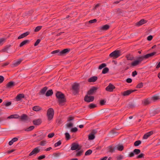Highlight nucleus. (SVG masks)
<instances>
[{
    "mask_svg": "<svg viewBox=\"0 0 160 160\" xmlns=\"http://www.w3.org/2000/svg\"><path fill=\"white\" fill-rule=\"evenodd\" d=\"M78 130V128L76 127H75L71 129V131L72 132H75L77 131Z\"/></svg>",
    "mask_w": 160,
    "mask_h": 160,
    "instance_id": "obj_62",
    "label": "nucleus"
},
{
    "mask_svg": "<svg viewBox=\"0 0 160 160\" xmlns=\"http://www.w3.org/2000/svg\"><path fill=\"white\" fill-rule=\"evenodd\" d=\"M109 28V25L107 24H106L100 27L99 29L102 31H105L108 29Z\"/></svg>",
    "mask_w": 160,
    "mask_h": 160,
    "instance_id": "obj_19",
    "label": "nucleus"
},
{
    "mask_svg": "<svg viewBox=\"0 0 160 160\" xmlns=\"http://www.w3.org/2000/svg\"><path fill=\"white\" fill-rule=\"evenodd\" d=\"M83 152V150H81L77 151L76 154V156L79 157L81 156Z\"/></svg>",
    "mask_w": 160,
    "mask_h": 160,
    "instance_id": "obj_38",
    "label": "nucleus"
},
{
    "mask_svg": "<svg viewBox=\"0 0 160 160\" xmlns=\"http://www.w3.org/2000/svg\"><path fill=\"white\" fill-rule=\"evenodd\" d=\"M153 133V131H151L145 134L143 136V139H147Z\"/></svg>",
    "mask_w": 160,
    "mask_h": 160,
    "instance_id": "obj_17",
    "label": "nucleus"
},
{
    "mask_svg": "<svg viewBox=\"0 0 160 160\" xmlns=\"http://www.w3.org/2000/svg\"><path fill=\"white\" fill-rule=\"evenodd\" d=\"M123 158V156L121 155H119L116 157L117 160H121Z\"/></svg>",
    "mask_w": 160,
    "mask_h": 160,
    "instance_id": "obj_54",
    "label": "nucleus"
},
{
    "mask_svg": "<svg viewBox=\"0 0 160 160\" xmlns=\"http://www.w3.org/2000/svg\"><path fill=\"white\" fill-rule=\"evenodd\" d=\"M123 146L122 145H118L117 146V149L119 151H122L123 149Z\"/></svg>",
    "mask_w": 160,
    "mask_h": 160,
    "instance_id": "obj_34",
    "label": "nucleus"
},
{
    "mask_svg": "<svg viewBox=\"0 0 160 160\" xmlns=\"http://www.w3.org/2000/svg\"><path fill=\"white\" fill-rule=\"evenodd\" d=\"M109 70L108 68L105 67L103 69L102 73V74H106L108 72Z\"/></svg>",
    "mask_w": 160,
    "mask_h": 160,
    "instance_id": "obj_40",
    "label": "nucleus"
},
{
    "mask_svg": "<svg viewBox=\"0 0 160 160\" xmlns=\"http://www.w3.org/2000/svg\"><path fill=\"white\" fill-rule=\"evenodd\" d=\"M106 66V64L105 63H103L101 64L98 67V69H101L102 68L105 67Z\"/></svg>",
    "mask_w": 160,
    "mask_h": 160,
    "instance_id": "obj_49",
    "label": "nucleus"
},
{
    "mask_svg": "<svg viewBox=\"0 0 160 160\" xmlns=\"http://www.w3.org/2000/svg\"><path fill=\"white\" fill-rule=\"evenodd\" d=\"M160 112V108H157L155 110H151L150 111V114L152 116H154Z\"/></svg>",
    "mask_w": 160,
    "mask_h": 160,
    "instance_id": "obj_11",
    "label": "nucleus"
},
{
    "mask_svg": "<svg viewBox=\"0 0 160 160\" xmlns=\"http://www.w3.org/2000/svg\"><path fill=\"white\" fill-rule=\"evenodd\" d=\"M139 63L138 61L137 60H136L132 62L131 65L132 66H135L138 65Z\"/></svg>",
    "mask_w": 160,
    "mask_h": 160,
    "instance_id": "obj_36",
    "label": "nucleus"
},
{
    "mask_svg": "<svg viewBox=\"0 0 160 160\" xmlns=\"http://www.w3.org/2000/svg\"><path fill=\"white\" fill-rule=\"evenodd\" d=\"M133 151L134 153V154L136 155L140 153L141 152L140 150L139 149H135Z\"/></svg>",
    "mask_w": 160,
    "mask_h": 160,
    "instance_id": "obj_46",
    "label": "nucleus"
},
{
    "mask_svg": "<svg viewBox=\"0 0 160 160\" xmlns=\"http://www.w3.org/2000/svg\"><path fill=\"white\" fill-rule=\"evenodd\" d=\"M98 88L95 87H92L87 92V95L89 96L93 95L96 92Z\"/></svg>",
    "mask_w": 160,
    "mask_h": 160,
    "instance_id": "obj_6",
    "label": "nucleus"
},
{
    "mask_svg": "<svg viewBox=\"0 0 160 160\" xmlns=\"http://www.w3.org/2000/svg\"><path fill=\"white\" fill-rule=\"evenodd\" d=\"M39 147H38L34 148L33 150L29 153V156H31L34 154L36 155L40 151Z\"/></svg>",
    "mask_w": 160,
    "mask_h": 160,
    "instance_id": "obj_9",
    "label": "nucleus"
},
{
    "mask_svg": "<svg viewBox=\"0 0 160 160\" xmlns=\"http://www.w3.org/2000/svg\"><path fill=\"white\" fill-rule=\"evenodd\" d=\"M156 53V52H154L151 53H148V56H149V57L150 58V57H153Z\"/></svg>",
    "mask_w": 160,
    "mask_h": 160,
    "instance_id": "obj_60",
    "label": "nucleus"
},
{
    "mask_svg": "<svg viewBox=\"0 0 160 160\" xmlns=\"http://www.w3.org/2000/svg\"><path fill=\"white\" fill-rule=\"evenodd\" d=\"M57 124L59 125L60 124H61L62 123V120L61 119H58L57 120Z\"/></svg>",
    "mask_w": 160,
    "mask_h": 160,
    "instance_id": "obj_59",
    "label": "nucleus"
},
{
    "mask_svg": "<svg viewBox=\"0 0 160 160\" xmlns=\"http://www.w3.org/2000/svg\"><path fill=\"white\" fill-rule=\"evenodd\" d=\"M29 33L30 32H27L25 33H23L18 37V39H19L23 38L26 37L27 36L29 35Z\"/></svg>",
    "mask_w": 160,
    "mask_h": 160,
    "instance_id": "obj_26",
    "label": "nucleus"
},
{
    "mask_svg": "<svg viewBox=\"0 0 160 160\" xmlns=\"http://www.w3.org/2000/svg\"><path fill=\"white\" fill-rule=\"evenodd\" d=\"M96 107V105L94 103H91L88 106V107L90 109L94 108Z\"/></svg>",
    "mask_w": 160,
    "mask_h": 160,
    "instance_id": "obj_37",
    "label": "nucleus"
},
{
    "mask_svg": "<svg viewBox=\"0 0 160 160\" xmlns=\"http://www.w3.org/2000/svg\"><path fill=\"white\" fill-rule=\"evenodd\" d=\"M115 87L112 84L109 83L108 86L106 88V90L108 92H112L115 88Z\"/></svg>",
    "mask_w": 160,
    "mask_h": 160,
    "instance_id": "obj_10",
    "label": "nucleus"
},
{
    "mask_svg": "<svg viewBox=\"0 0 160 160\" xmlns=\"http://www.w3.org/2000/svg\"><path fill=\"white\" fill-rule=\"evenodd\" d=\"M20 119L22 121H26L28 119V116L25 114H23L20 117Z\"/></svg>",
    "mask_w": 160,
    "mask_h": 160,
    "instance_id": "obj_23",
    "label": "nucleus"
},
{
    "mask_svg": "<svg viewBox=\"0 0 160 160\" xmlns=\"http://www.w3.org/2000/svg\"><path fill=\"white\" fill-rule=\"evenodd\" d=\"M47 89L48 88L47 87H44L40 91L39 93V95H41L44 94Z\"/></svg>",
    "mask_w": 160,
    "mask_h": 160,
    "instance_id": "obj_25",
    "label": "nucleus"
},
{
    "mask_svg": "<svg viewBox=\"0 0 160 160\" xmlns=\"http://www.w3.org/2000/svg\"><path fill=\"white\" fill-rule=\"evenodd\" d=\"M54 115V111L52 108H49L47 111V116L48 120L49 121L51 120L53 118Z\"/></svg>",
    "mask_w": 160,
    "mask_h": 160,
    "instance_id": "obj_3",
    "label": "nucleus"
},
{
    "mask_svg": "<svg viewBox=\"0 0 160 160\" xmlns=\"http://www.w3.org/2000/svg\"><path fill=\"white\" fill-rule=\"evenodd\" d=\"M143 86V83L141 82L138 84L136 86V88H142Z\"/></svg>",
    "mask_w": 160,
    "mask_h": 160,
    "instance_id": "obj_53",
    "label": "nucleus"
},
{
    "mask_svg": "<svg viewBox=\"0 0 160 160\" xmlns=\"http://www.w3.org/2000/svg\"><path fill=\"white\" fill-rule=\"evenodd\" d=\"M56 96L58 99L59 104L61 106L63 105L64 103L66 102L64 94L58 91L56 93Z\"/></svg>",
    "mask_w": 160,
    "mask_h": 160,
    "instance_id": "obj_1",
    "label": "nucleus"
},
{
    "mask_svg": "<svg viewBox=\"0 0 160 160\" xmlns=\"http://www.w3.org/2000/svg\"><path fill=\"white\" fill-rule=\"evenodd\" d=\"M42 26H38L34 30L35 32H37L39 31L42 28Z\"/></svg>",
    "mask_w": 160,
    "mask_h": 160,
    "instance_id": "obj_52",
    "label": "nucleus"
},
{
    "mask_svg": "<svg viewBox=\"0 0 160 160\" xmlns=\"http://www.w3.org/2000/svg\"><path fill=\"white\" fill-rule=\"evenodd\" d=\"M32 110L34 111L38 112L41 110L42 108L38 106H36L33 107Z\"/></svg>",
    "mask_w": 160,
    "mask_h": 160,
    "instance_id": "obj_28",
    "label": "nucleus"
},
{
    "mask_svg": "<svg viewBox=\"0 0 160 160\" xmlns=\"http://www.w3.org/2000/svg\"><path fill=\"white\" fill-rule=\"evenodd\" d=\"M40 41H41L40 39H38L36 41V42L35 43H34V46H37L38 45V44L40 43Z\"/></svg>",
    "mask_w": 160,
    "mask_h": 160,
    "instance_id": "obj_63",
    "label": "nucleus"
},
{
    "mask_svg": "<svg viewBox=\"0 0 160 160\" xmlns=\"http://www.w3.org/2000/svg\"><path fill=\"white\" fill-rule=\"evenodd\" d=\"M46 143V140H42L40 142L39 145L42 146H44Z\"/></svg>",
    "mask_w": 160,
    "mask_h": 160,
    "instance_id": "obj_51",
    "label": "nucleus"
},
{
    "mask_svg": "<svg viewBox=\"0 0 160 160\" xmlns=\"http://www.w3.org/2000/svg\"><path fill=\"white\" fill-rule=\"evenodd\" d=\"M15 82L11 81L9 82L6 85L7 88H11L15 86Z\"/></svg>",
    "mask_w": 160,
    "mask_h": 160,
    "instance_id": "obj_14",
    "label": "nucleus"
},
{
    "mask_svg": "<svg viewBox=\"0 0 160 160\" xmlns=\"http://www.w3.org/2000/svg\"><path fill=\"white\" fill-rule=\"evenodd\" d=\"M60 50L58 49L55 50L54 51H53L51 52V54H56L57 53V55L58 56H61V55H59V53H60Z\"/></svg>",
    "mask_w": 160,
    "mask_h": 160,
    "instance_id": "obj_48",
    "label": "nucleus"
},
{
    "mask_svg": "<svg viewBox=\"0 0 160 160\" xmlns=\"http://www.w3.org/2000/svg\"><path fill=\"white\" fill-rule=\"evenodd\" d=\"M66 126L67 128H70L73 126V124L72 123H67L66 124Z\"/></svg>",
    "mask_w": 160,
    "mask_h": 160,
    "instance_id": "obj_55",
    "label": "nucleus"
},
{
    "mask_svg": "<svg viewBox=\"0 0 160 160\" xmlns=\"http://www.w3.org/2000/svg\"><path fill=\"white\" fill-rule=\"evenodd\" d=\"M65 134L67 140H68L70 139V136L68 132H66Z\"/></svg>",
    "mask_w": 160,
    "mask_h": 160,
    "instance_id": "obj_50",
    "label": "nucleus"
},
{
    "mask_svg": "<svg viewBox=\"0 0 160 160\" xmlns=\"http://www.w3.org/2000/svg\"><path fill=\"white\" fill-rule=\"evenodd\" d=\"M125 57L128 60L132 61L134 59V58L133 55L130 53H129L126 55Z\"/></svg>",
    "mask_w": 160,
    "mask_h": 160,
    "instance_id": "obj_21",
    "label": "nucleus"
},
{
    "mask_svg": "<svg viewBox=\"0 0 160 160\" xmlns=\"http://www.w3.org/2000/svg\"><path fill=\"white\" fill-rule=\"evenodd\" d=\"M121 55V52L119 50H116L111 53L109 55L110 58L113 59L117 58Z\"/></svg>",
    "mask_w": 160,
    "mask_h": 160,
    "instance_id": "obj_2",
    "label": "nucleus"
},
{
    "mask_svg": "<svg viewBox=\"0 0 160 160\" xmlns=\"http://www.w3.org/2000/svg\"><path fill=\"white\" fill-rule=\"evenodd\" d=\"M145 59L144 58V56H142L141 57H139L137 58V60L138 61L139 63H140L143 60Z\"/></svg>",
    "mask_w": 160,
    "mask_h": 160,
    "instance_id": "obj_35",
    "label": "nucleus"
},
{
    "mask_svg": "<svg viewBox=\"0 0 160 160\" xmlns=\"http://www.w3.org/2000/svg\"><path fill=\"white\" fill-rule=\"evenodd\" d=\"M96 133V131L95 130H93L88 135V139L90 140L93 139L95 138V134Z\"/></svg>",
    "mask_w": 160,
    "mask_h": 160,
    "instance_id": "obj_12",
    "label": "nucleus"
},
{
    "mask_svg": "<svg viewBox=\"0 0 160 160\" xmlns=\"http://www.w3.org/2000/svg\"><path fill=\"white\" fill-rule=\"evenodd\" d=\"M18 139L17 138H12L10 141L8 143V144L9 145L11 146L12 145L13 142H16L18 141Z\"/></svg>",
    "mask_w": 160,
    "mask_h": 160,
    "instance_id": "obj_30",
    "label": "nucleus"
},
{
    "mask_svg": "<svg viewBox=\"0 0 160 160\" xmlns=\"http://www.w3.org/2000/svg\"><path fill=\"white\" fill-rule=\"evenodd\" d=\"M147 22V21L144 19H142L138 22H137L136 23V25L137 26H140L142 25Z\"/></svg>",
    "mask_w": 160,
    "mask_h": 160,
    "instance_id": "obj_16",
    "label": "nucleus"
},
{
    "mask_svg": "<svg viewBox=\"0 0 160 160\" xmlns=\"http://www.w3.org/2000/svg\"><path fill=\"white\" fill-rule=\"evenodd\" d=\"M20 117V116L18 114H13L10 115L8 117V119L11 118H18Z\"/></svg>",
    "mask_w": 160,
    "mask_h": 160,
    "instance_id": "obj_29",
    "label": "nucleus"
},
{
    "mask_svg": "<svg viewBox=\"0 0 160 160\" xmlns=\"http://www.w3.org/2000/svg\"><path fill=\"white\" fill-rule=\"evenodd\" d=\"M32 122L34 125H39L41 124L42 122V121L41 119L39 118L38 119L33 120Z\"/></svg>",
    "mask_w": 160,
    "mask_h": 160,
    "instance_id": "obj_18",
    "label": "nucleus"
},
{
    "mask_svg": "<svg viewBox=\"0 0 160 160\" xmlns=\"http://www.w3.org/2000/svg\"><path fill=\"white\" fill-rule=\"evenodd\" d=\"M22 60V59L21 58L18 59L17 61H16L12 64V67H14L18 66L20 64Z\"/></svg>",
    "mask_w": 160,
    "mask_h": 160,
    "instance_id": "obj_15",
    "label": "nucleus"
},
{
    "mask_svg": "<svg viewBox=\"0 0 160 160\" xmlns=\"http://www.w3.org/2000/svg\"><path fill=\"white\" fill-rule=\"evenodd\" d=\"M152 99L153 100L156 101L158 99H160L159 97L157 96H154L152 97Z\"/></svg>",
    "mask_w": 160,
    "mask_h": 160,
    "instance_id": "obj_56",
    "label": "nucleus"
},
{
    "mask_svg": "<svg viewBox=\"0 0 160 160\" xmlns=\"http://www.w3.org/2000/svg\"><path fill=\"white\" fill-rule=\"evenodd\" d=\"M92 152V150L89 149L87 150L85 153V155L87 156L90 155Z\"/></svg>",
    "mask_w": 160,
    "mask_h": 160,
    "instance_id": "obj_47",
    "label": "nucleus"
},
{
    "mask_svg": "<svg viewBox=\"0 0 160 160\" xmlns=\"http://www.w3.org/2000/svg\"><path fill=\"white\" fill-rule=\"evenodd\" d=\"M137 91V90H128L121 93V94L124 96H127L130 95L132 93Z\"/></svg>",
    "mask_w": 160,
    "mask_h": 160,
    "instance_id": "obj_8",
    "label": "nucleus"
},
{
    "mask_svg": "<svg viewBox=\"0 0 160 160\" xmlns=\"http://www.w3.org/2000/svg\"><path fill=\"white\" fill-rule=\"evenodd\" d=\"M6 39L4 38H0V45H2L5 42Z\"/></svg>",
    "mask_w": 160,
    "mask_h": 160,
    "instance_id": "obj_45",
    "label": "nucleus"
},
{
    "mask_svg": "<svg viewBox=\"0 0 160 160\" xmlns=\"http://www.w3.org/2000/svg\"><path fill=\"white\" fill-rule=\"evenodd\" d=\"M136 106L135 104L133 102H129L127 105L126 108H132Z\"/></svg>",
    "mask_w": 160,
    "mask_h": 160,
    "instance_id": "obj_20",
    "label": "nucleus"
},
{
    "mask_svg": "<svg viewBox=\"0 0 160 160\" xmlns=\"http://www.w3.org/2000/svg\"><path fill=\"white\" fill-rule=\"evenodd\" d=\"M81 148V147L79 146V144L78 143H73L71 145V149L72 150H79Z\"/></svg>",
    "mask_w": 160,
    "mask_h": 160,
    "instance_id": "obj_5",
    "label": "nucleus"
},
{
    "mask_svg": "<svg viewBox=\"0 0 160 160\" xmlns=\"http://www.w3.org/2000/svg\"><path fill=\"white\" fill-rule=\"evenodd\" d=\"M34 128V126H30L29 128L25 129V131H30L32 130Z\"/></svg>",
    "mask_w": 160,
    "mask_h": 160,
    "instance_id": "obj_39",
    "label": "nucleus"
},
{
    "mask_svg": "<svg viewBox=\"0 0 160 160\" xmlns=\"http://www.w3.org/2000/svg\"><path fill=\"white\" fill-rule=\"evenodd\" d=\"M94 99V96H89V95H87L84 97V100L86 102H89L93 101Z\"/></svg>",
    "mask_w": 160,
    "mask_h": 160,
    "instance_id": "obj_7",
    "label": "nucleus"
},
{
    "mask_svg": "<svg viewBox=\"0 0 160 160\" xmlns=\"http://www.w3.org/2000/svg\"><path fill=\"white\" fill-rule=\"evenodd\" d=\"M54 135V133L53 132L49 133L48 137V138H51L53 137Z\"/></svg>",
    "mask_w": 160,
    "mask_h": 160,
    "instance_id": "obj_61",
    "label": "nucleus"
},
{
    "mask_svg": "<svg viewBox=\"0 0 160 160\" xmlns=\"http://www.w3.org/2000/svg\"><path fill=\"white\" fill-rule=\"evenodd\" d=\"M12 103L11 102H3L2 105L5 106L6 107L9 106L11 105Z\"/></svg>",
    "mask_w": 160,
    "mask_h": 160,
    "instance_id": "obj_42",
    "label": "nucleus"
},
{
    "mask_svg": "<svg viewBox=\"0 0 160 160\" xmlns=\"http://www.w3.org/2000/svg\"><path fill=\"white\" fill-rule=\"evenodd\" d=\"M108 151L110 152H113L115 151V148H112V147L111 146H109L108 147Z\"/></svg>",
    "mask_w": 160,
    "mask_h": 160,
    "instance_id": "obj_43",
    "label": "nucleus"
},
{
    "mask_svg": "<svg viewBox=\"0 0 160 160\" xmlns=\"http://www.w3.org/2000/svg\"><path fill=\"white\" fill-rule=\"evenodd\" d=\"M70 49L69 48L65 49L60 51L59 53V55H61V56L65 55L66 53L69 52H70Z\"/></svg>",
    "mask_w": 160,
    "mask_h": 160,
    "instance_id": "obj_13",
    "label": "nucleus"
},
{
    "mask_svg": "<svg viewBox=\"0 0 160 160\" xmlns=\"http://www.w3.org/2000/svg\"><path fill=\"white\" fill-rule=\"evenodd\" d=\"M79 84L78 83H74L72 86V89L73 91V92L74 95L78 94L79 92Z\"/></svg>",
    "mask_w": 160,
    "mask_h": 160,
    "instance_id": "obj_4",
    "label": "nucleus"
},
{
    "mask_svg": "<svg viewBox=\"0 0 160 160\" xmlns=\"http://www.w3.org/2000/svg\"><path fill=\"white\" fill-rule=\"evenodd\" d=\"M24 95L23 94H20L18 95L16 97V99L17 101L20 100L22 98H24Z\"/></svg>",
    "mask_w": 160,
    "mask_h": 160,
    "instance_id": "obj_27",
    "label": "nucleus"
},
{
    "mask_svg": "<svg viewBox=\"0 0 160 160\" xmlns=\"http://www.w3.org/2000/svg\"><path fill=\"white\" fill-rule=\"evenodd\" d=\"M53 93L52 90L50 89L48 90L46 93V96L47 97H49L52 95Z\"/></svg>",
    "mask_w": 160,
    "mask_h": 160,
    "instance_id": "obj_31",
    "label": "nucleus"
},
{
    "mask_svg": "<svg viewBox=\"0 0 160 160\" xmlns=\"http://www.w3.org/2000/svg\"><path fill=\"white\" fill-rule=\"evenodd\" d=\"M129 68V67L128 66H127L125 68L124 67H121L120 68V69L121 70V72L122 73H124L125 72V71L127 70Z\"/></svg>",
    "mask_w": 160,
    "mask_h": 160,
    "instance_id": "obj_33",
    "label": "nucleus"
},
{
    "mask_svg": "<svg viewBox=\"0 0 160 160\" xmlns=\"http://www.w3.org/2000/svg\"><path fill=\"white\" fill-rule=\"evenodd\" d=\"M97 21V20L96 19H93V20H90L89 21V22L90 23H94L95 22H96Z\"/></svg>",
    "mask_w": 160,
    "mask_h": 160,
    "instance_id": "obj_64",
    "label": "nucleus"
},
{
    "mask_svg": "<svg viewBox=\"0 0 160 160\" xmlns=\"http://www.w3.org/2000/svg\"><path fill=\"white\" fill-rule=\"evenodd\" d=\"M150 103V102L148 99H144L143 101V103L145 105H146L148 104H149Z\"/></svg>",
    "mask_w": 160,
    "mask_h": 160,
    "instance_id": "obj_41",
    "label": "nucleus"
},
{
    "mask_svg": "<svg viewBox=\"0 0 160 160\" xmlns=\"http://www.w3.org/2000/svg\"><path fill=\"white\" fill-rule=\"evenodd\" d=\"M144 154L142 153H141L139 155L137 156L136 158H142L144 157Z\"/></svg>",
    "mask_w": 160,
    "mask_h": 160,
    "instance_id": "obj_57",
    "label": "nucleus"
},
{
    "mask_svg": "<svg viewBox=\"0 0 160 160\" xmlns=\"http://www.w3.org/2000/svg\"><path fill=\"white\" fill-rule=\"evenodd\" d=\"M61 143H62L61 141H59L54 144V146L55 147H58L61 144Z\"/></svg>",
    "mask_w": 160,
    "mask_h": 160,
    "instance_id": "obj_58",
    "label": "nucleus"
},
{
    "mask_svg": "<svg viewBox=\"0 0 160 160\" xmlns=\"http://www.w3.org/2000/svg\"><path fill=\"white\" fill-rule=\"evenodd\" d=\"M141 143V141L140 140H138L134 142V145L135 146H138Z\"/></svg>",
    "mask_w": 160,
    "mask_h": 160,
    "instance_id": "obj_44",
    "label": "nucleus"
},
{
    "mask_svg": "<svg viewBox=\"0 0 160 160\" xmlns=\"http://www.w3.org/2000/svg\"><path fill=\"white\" fill-rule=\"evenodd\" d=\"M11 46V45H9L5 46L0 51V52H8V50L9 49Z\"/></svg>",
    "mask_w": 160,
    "mask_h": 160,
    "instance_id": "obj_22",
    "label": "nucleus"
},
{
    "mask_svg": "<svg viewBox=\"0 0 160 160\" xmlns=\"http://www.w3.org/2000/svg\"><path fill=\"white\" fill-rule=\"evenodd\" d=\"M98 79L97 76H93L89 78L88 81V82H94Z\"/></svg>",
    "mask_w": 160,
    "mask_h": 160,
    "instance_id": "obj_24",
    "label": "nucleus"
},
{
    "mask_svg": "<svg viewBox=\"0 0 160 160\" xmlns=\"http://www.w3.org/2000/svg\"><path fill=\"white\" fill-rule=\"evenodd\" d=\"M29 42V40H26L22 41L19 45L20 47H22L24 45H25L27 43H28Z\"/></svg>",
    "mask_w": 160,
    "mask_h": 160,
    "instance_id": "obj_32",
    "label": "nucleus"
}]
</instances>
